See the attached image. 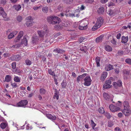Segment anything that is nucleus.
Returning <instances> with one entry per match:
<instances>
[{
    "label": "nucleus",
    "mask_w": 131,
    "mask_h": 131,
    "mask_svg": "<svg viewBox=\"0 0 131 131\" xmlns=\"http://www.w3.org/2000/svg\"><path fill=\"white\" fill-rule=\"evenodd\" d=\"M114 5V3L112 2H109L108 4V6L110 7L111 6H113Z\"/></svg>",
    "instance_id": "56"
},
{
    "label": "nucleus",
    "mask_w": 131,
    "mask_h": 131,
    "mask_svg": "<svg viewBox=\"0 0 131 131\" xmlns=\"http://www.w3.org/2000/svg\"><path fill=\"white\" fill-rule=\"evenodd\" d=\"M26 25L27 27L31 26L33 25L32 21H27Z\"/></svg>",
    "instance_id": "29"
},
{
    "label": "nucleus",
    "mask_w": 131,
    "mask_h": 131,
    "mask_svg": "<svg viewBox=\"0 0 131 131\" xmlns=\"http://www.w3.org/2000/svg\"><path fill=\"white\" fill-rule=\"evenodd\" d=\"M48 72L51 75L55 77V74L54 71H53L51 69H49L48 70Z\"/></svg>",
    "instance_id": "33"
},
{
    "label": "nucleus",
    "mask_w": 131,
    "mask_h": 131,
    "mask_svg": "<svg viewBox=\"0 0 131 131\" xmlns=\"http://www.w3.org/2000/svg\"><path fill=\"white\" fill-rule=\"evenodd\" d=\"M123 105L125 107L129 108V104L127 101H124L123 102Z\"/></svg>",
    "instance_id": "31"
},
{
    "label": "nucleus",
    "mask_w": 131,
    "mask_h": 131,
    "mask_svg": "<svg viewBox=\"0 0 131 131\" xmlns=\"http://www.w3.org/2000/svg\"><path fill=\"white\" fill-rule=\"evenodd\" d=\"M124 52L123 50H119L118 52V54L120 55H122L123 54Z\"/></svg>",
    "instance_id": "51"
},
{
    "label": "nucleus",
    "mask_w": 131,
    "mask_h": 131,
    "mask_svg": "<svg viewBox=\"0 0 131 131\" xmlns=\"http://www.w3.org/2000/svg\"><path fill=\"white\" fill-rule=\"evenodd\" d=\"M122 112L126 116H129L131 113V111L129 108L125 107Z\"/></svg>",
    "instance_id": "7"
},
{
    "label": "nucleus",
    "mask_w": 131,
    "mask_h": 131,
    "mask_svg": "<svg viewBox=\"0 0 131 131\" xmlns=\"http://www.w3.org/2000/svg\"><path fill=\"white\" fill-rule=\"evenodd\" d=\"M12 68L13 69H15L16 67V63L15 62H13L12 63Z\"/></svg>",
    "instance_id": "50"
},
{
    "label": "nucleus",
    "mask_w": 131,
    "mask_h": 131,
    "mask_svg": "<svg viewBox=\"0 0 131 131\" xmlns=\"http://www.w3.org/2000/svg\"><path fill=\"white\" fill-rule=\"evenodd\" d=\"M46 91V90L43 88L41 89L40 90V92L41 94H44L45 93Z\"/></svg>",
    "instance_id": "36"
},
{
    "label": "nucleus",
    "mask_w": 131,
    "mask_h": 131,
    "mask_svg": "<svg viewBox=\"0 0 131 131\" xmlns=\"http://www.w3.org/2000/svg\"><path fill=\"white\" fill-rule=\"evenodd\" d=\"M80 50L82 51H84L85 53H86L87 54L88 53V52H86V50H85L83 48H81Z\"/></svg>",
    "instance_id": "61"
},
{
    "label": "nucleus",
    "mask_w": 131,
    "mask_h": 131,
    "mask_svg": "<svg viewBox=\"0 0 131 131\" xmlns=\"http://www.w3.org/2000/svg\"><path fill=\"white\" fill-rule=\"evenodd\" d=\"M27 21H32V18L31 16H29L26 18Z\"/></svg>",
    "instance_id": "54"
},
{
    "label": "nucleus",
    "mask_w": 131,
    "mask_h": 131,
    "mask_svg": "<svg viewBox=\"0 0 131 131\" xmlns=\"http://www.w3.org/2000/svg\"><path fill=\"white\" fill-rule=\"evenodd\" d=\"M25 63L27 66H30L32 63L31 61L28 59H27L25 60Z\"/></svg>",
    "instance_id": "32"
},
{
    "label": "nucleus",
    "mask_w": 131,
    "mask_h": 131,
    "mask_svg": "<svg viewBox=\"0 0 131 131\" xmlns=\"http://www.w3.org/2000/svg\"><path fill=\"white\" fill-rule=\"evenodd\" d=\"M47 31V29L46 28V29H44L43 30H39L37 32L38 35L39 37L42 38V40H43L42 39L44 36L45 32Z\"/></svg>",
    "instance_id": "12"
},
{
    "label": "nucleus",
    "mask_w": 131,
    "mask_h": 131,
    "mask_svg": "<svg viewBox=\"0 0 131 131\" xmlns=\"http://www.w3.org/2000/svg\"><path fill=\"white\" fill-rule=\"evenodd\" d=\"M61 85L62 88H64L66 87L67 83L66 82H64L63 81L61 84Z\"/></svg>",
    "instance_id": "42"
},
{
    "label": "nucleus",
    "mask_w": 131,
    "mask_h": 131,
    "mask_svg": "<svg viewBox=\"0 0 131 131\" xmlns=\"http://www.w3.org/2000/svg\"><path fill=\"white\" fill-rule=\"evenodd\" d=\"M98 13L100 14H102L104 12V8L103 7H101L98 10Z\"/></svg>",
    "instance_id": "30"
},
{
    "label": "nucleus",
    "mask_w": 131,
    "mask_h": 131,
    "mask_svg": "<svg viewBox=\"0 0 131 131\" xmlns=\"http://www.w3.org/2000/svg\"><path fill=\"white\" fill-rule=\"evenodd\" d=\"M123 115L121 113H119L118 114V117L119 118L122 117H123Z\"/></svg>",
    "instance_id": "60"
},
{
    "label": "nucleus",
    "mask_w": 131,
    "mask_h": 131,
    "mask_svg": "<svg viewBox=\"0 0 131 131\" xmlns=\"http://www.w3.org/2000/svg\"><path fill=\"white\" fill-rule=\"evenodd\" d=\"M39 39V37L35 35L33 36L32 37L31 42L33 43H36V42H38Z\"/></svg>",
    "instance_id": "16"
},
{
    "label": "nucleus",
    "mask_w": 131,
    "mask_h": 131,
    "mask_svg": "<svg viewBox=\"0 0 131 131\" xmlns=\"http://www.w3.org/2000/svg\"><path fill=\"white\" fill-rule=\"evenodd\" d=\"M23 31H20L17 37L15 39L14 41L15 42H18L20 40V38L23 36Z\"/></svg>",
    "instance_id": "14"
},
{
    "label": "nucleus",
    "mask_w": 131,
    "mask_h": 131,
    "mask_svg": "<svg viewBox=\"0 0 131 131\" xmlns=\"http://www.w3.org/2000/svg\"><path fill=\"white\" fill-rule=\"evenodd\" d=\"M11 58L13 60L18 61L20 59L21 57L19 55H17L12 57Z\"/></svg>",
    "instance_id": "18"
},
{
    "label": "nucleus",
    "mask_w": 131,
    "mask_h": 131,
    "mask_svg": "<svg viewBox=\"0 0 131 131\" xmlns=\"http://www.w3.org/2000/svg\"><path fill=\"white\" fill-rule=\"evenodd\" d=\"M105 115L106 116L108 119H110L111 117V115L108 113H105Z\"/></svg>",
    "instance_id": "45"
},
{
    "label": "nucleus",
    "mask_w": 131,
    "mask_h": 131,
    "mask_svg": "<svg viewBox=\"0 0 131 131\" xmlns=\"http://www.w3.org/2000/svg\"><path fill=\"white\" fill-rule=\"evenodd\" d=\"M94 1V0H86L85 2L86 3H91Z\"/></svg>",
    "instance_id": "53"
},
{
    "label": "nucleus",
    "mask_w": 131,
    "mask_h": 131,
    "mask_svg": "<svg viewBox=\"0 0 131 131\" xmlns=\"http://www.w3.org/2000/svg\"><path fill=\"white\" fill-rule=\"evenodd\" d=\"M87 74L86 73L83 74L82 75H80L79 76V77H80L81 79H82L84 77H85Z\"/></svg>",
    "instance_id": "49"
},
{
    "label": "nucleus",
    "mask_w": 131,
    "mask_h": 131,
    "mask_svg": "<svg viewBox=\"0 0 131 131\" xmlns=\"http://www.w3.org/2000/svg\"><path fill=\"white\" fill-rule=\"evenodd\" d=\"M11 80L12 77L10 75H7L5 77L4 82L6 81L7 82H9L11 81Z\"/></svg>",
    "instance_id": "22"
},
{
    "label": "nucleus",
    "mask_w": 131,
    "mask_h": 131,
    "mask_svg": "<svg viewBox=\"0 0 131 131\" xmlns=\"http://www.w3.org/2000/svg\"><path fill=\"white\" fill-rule=\"evenodd\" d=\"M115 131H121V129L119 127H116L114 129Z\"/></svg>",
    "instance_id": "55"
},
{
    "label": "nucleus",
    "mask_w": 131,
    "mask_h": 131,
    "mask_svg": "<svg viewBox=\"0 0 131 131\" xmlns=\"http://www.w3.org/2000/svg\"><path fill=\"white\" fill-rule=\"evenodd\" d=\"M108 1V0H101V2L103 4L106 3Z\"/></svg>",
    "instance_id": "63"
},
{
    "label": "nucleus",
    "mask_w": 131,
    "mask_h": 131,
    "mask_svg": "<svg viewBox=\"0 0 131 131\" xmlns=\"http://www.w3.org/2000/svg\"><path fill=\"white\" fill-rule=\"evenodd\" d=\"M73 0H64V2L66 3H70V2L72 1Z\"/></svg>",
    "instance_id": "52"
},
{
    "label": "nucleus",
    "mask_w": 131,
    "mask_h": 131,
    "mask_svg": "<svg viewBox=\"0 0 131 131\" xmlns=\"http://www.w3.org/2000/svg\"><path fill=\"white\" fill-rule=\"evenodd\" d=\"M107 73L106 72H103L101 77V79L102 81H103L106 77Z\"/></svg>",
    "instance_id": "21"
},
{
    "label": "nucleus",
    "mask_w": 131,
    "mask_h": 131,
    "mask_svg": "<svg viewBox=\"0 0 131 131\" xmlns=\"http://www.w3.org/2000/svg\"><path fill=\"white\" fill-rule=\"evenodd\" d=\"M125 62L130 65H131V59L127 58L125 60Z\"/></svg>",
    "instance_id": "38"
},
{
    "label": "nucleus",
    "mask_w": 131,
    "mask_h": 131,
    "mask_svg": "<svg viewBox=\"0 0 131 131\" xmlns=\"http://www.w3.org/2000/svg\"><path fill=\"white\" fill-rule=\"evenodd\" d=\"M6 0H1L0 2V4L4 5L6 3Z\"/></svg>",
    "instance_id": "44"
},
{
    "label": "nucleus",
    "mask_w": 131,
    "mask_h": 131,
    "mask_svg": "<svg viewBox=\"0 0 131 131\" xmlns=\"http://www.w3.org/2000/svg\"><path fill=\"white\" fill-rule=\"evenodd\" d=\"M13 7L16 10L18 11L20 10L21 6L20 5H14Z\"/></svg>",
    "instance_id": "28"
},
{
    "label": "nucleus",
    "mask_w": 131,
    "mask_h": 131,
    "mask_svg": "<svg viewBox=\"0 0 131 131\" xmlns=\"http://www.w3.org/2000/svg\"><path fill=\"white\" fill-rule=\"evenodd\" d=\"M42 11L45 14L47 13L48 11V7L47 6L43 7L42 9Z\"/></svg>",
    "instance_id": "27"
},
{
    "label": "nucleus",
    "mask_w": 131,
    "mask_h": 131,
    "mask_svg": "<svg viewBox=\"0 0 131 131\" xmlns=\"http://www.w3.org/2000/svg\"><path fill=\"white\" fill-rule=\"evenodd\" d=\"M84 84L86 86H89L91 84L92 80L90 76H86L84 79Z\"/></svg>",
    "instance_id": "4"
},
{
    "label": "nucleus",
    "mask_w": 131,
    "mask_h": 131,
    "mask_svg": "<svg viewBox=\"0 0 131 131\" xmlns=\"http://www.w3.org/2000/svg\"><path fill=\"white\" fill-rule=\"evenodd\" d=\"M109 108L111 111L113 112L119 110L120 109L119 107L116 106L113 104L110 105Z\"/></svg>",
    "instance_id": "10"
},
{
    "label": "nucleus",
    "mask_w": 131,
    "mask_h": 131,
    "mask_svg": "<svg viewBox=\"0 0 131 131\" xmlns=\"http://www.w3.org/2000/svg\"><path fill=\"white\" fill-rule=\"evenodd\" d=\"M54 95L53 96V98L54 99H56L57 100L59 98V91L56 89H55Z\"/></svg>",
    "instance_id": "23"
},
{
    "label": "nucleus",
    "mask_w": 131,
    "mask_h": 131,
    "mask_svg": "<svg viewBox=\"0 0 131 131\" xmlns=\"http://www.w3.org/2000/svg\"><path fill=\"white\" fill-rule=\"evenodd\" d=\"M105 50L108 52H110L112 51V48L108 45H106L105 46Z\"/></svg>",
    "instance_id": "26"
},
{
    "label": "nucleus",
    "mask_w": 131,
    "mask_h": 131,
    "mask_svg": "<svg viewBox=\"0 0 131 131\" xmlns=\"http://www.w3.org/2000/svg\"><path fill=\"white\" fill-rule=\"evenodd\" d=\"M11 85L13 88L16 87H17V84L15 82H14L13 83H12Z\"/></svg>",
    "instance_id": "59"
},
{
    "label": "nucleus",
    "mask_w": 131,
    "mask_h": 131,
    "mask_svg": "<svg viewBox=\"0 0 131 131\" xmlns=\"http://www.w3.org/2000/svg\"><path fill=\"white\" fill-rule=\"evenodd\" d=\"M17 20L19 22H21L22 19V18L20 16H18L17 17Z\"/></svg>",
    "instance_id": "43"
},
{
    "label": "nucleus",
    "mask_w": 131,
    "mask_h": 131,
    "mask_svg": "<svg viewBox=\"0 0 131 131\" xmlns=\"http://www.w3.org/2000/svg\"><path fill=\"white\" fill-rule=\"evenodd\" d=\"M47 20L49 24L52 25L59 24L61 21V19L53 15L48 16L47 18Z\"/></svg>",
    "instance_id": "1"
},
{
    "label": "nucleus",
    "mask_w": 131,
    "mask_h": 131,
    "mask_svg": "<svg viewBox=\"0 0 131 131\" xmlns=\"http://www.w3.org/2000/svg\"><path fill=\"white\" fill-rule=\"evenodd\" d=\"M85 8L86 7L85 6H84L83 5H82L80 7V9L81 10H84Z\"/></svg>",
    "instance_id": "57"
},
{
    "label": "nucleus",
    "mask_w": 131,
    "mask_h": 131,
    "mask_svg": "<svg viewBox=\"0 0 131 131\" xmlns=\"http://www.w3.org/2000/svg\"><path fill=\"white\" fill-rule=\"evenodd\" d=\"M121 36V34H120V33H118L117 35L116 38L117 39H120V38Z\"/></svg>",
    "instance_id": "62"
},
{
    "label": "nucleus",
    "mask_w": 131,
    "mask_h": 131,
    "mask_svg": "<svg viewBox=\"0 0 131 131\" xmlns=\"http://www.w3.org/2000/svg\"><path fill=\"white\" fill-rule=\"evenodd\" d=\"M112 82L110 80H106L103 86V87L105 89L110 88L111 87Z\"/></svg>",
    "instance_id": "6"
},
{
    "label": "nucleus",
    "mask_w": 131,
    "mask_h": 131,
    "mask_svg": "<svg viewBox=\"0 0 131 131\" xmlns=\"http://www.w3.org/2000/svg\"><path fill=\"white\" fill-rule=\"evenodd\" d=\"M14 35L12 33H11L8 36V38L10 39L14 37Z\"/></svg>",
    "instance_id": "47"
},
{
    "label": "nucleus",
    "mask_w": 131,
    "mask_h": 131,
    "mask_svg": "<svg viewBox=\"0 0 131 131\" xmlns=\"http://www.w3.org/2000/svg\"><path fill=\"white\" fill-rule=\"evenodd\" d=\"M46 117L51 120H55L56 118L55 116H52L50 114H48L46 115Z\"/></svg>",
    "instance_id": "17"
},
{
    "label": "nucleus",
    "mask_w": 131,
    "mask_h": 131,
    "mask_svg": "<svg viewBox=\"0 0 131 131\" xmlns=\"http://www.w3.org/2000/svg\"><path fill=\"white\" fill-rule=\"evenodd\" d=\"M0 14L4 18L3 20L5 21H8V18L6 17V13L4 11L3 8L1 7H0Z\"/></svg>",
    "instance_id": "5"
},
{
    "label": "nucleus",
    "mask_w": 131,
    "mask_h": 131,
    "mask_svg": "<svg viewBox=\"0 0 131 131\" xmlns=\"http://www.w3.org/2000/svg\"><path fill=\"white\" fill-rule=\"evenodd\" d=\"M100 27H98V25L96 23L92 28V30L93 31L95 30Z\"/></svg>",
    "instance_id": "35"
},
{
    "label": "nucleus",
    "mask_w": 131,
    "mask_h": 131,
    "mask_svg": "<svg viewBox=\"0 0 131 131\" xmlns=\"http://www.w3.org/2000/svg\"><path fill=\"white\" fill-rule=\"evenodd\" d=\"M14 81L16 82H19L20 81V79L18 77H16L14 78Z\"/></svg>",
    "instance_id": "40"
},
{
    "label": "nucleus",
    "mask_w": 131,
    "mask_h": 131,
    "mask_svg": "<svg viewBox=\"0 0 131 131\" xmlns=\"http://www.w3.org/2000/svg\"><path fill=\"white\" fill-rule=\"evenodd\" d=\"M113 85L116 89H117L118 87H120L122 85V82L121 80H118L117 82H114Z\"/></svg>",
    "instance_id": "13"
},
{
    "label": "nucleus",
    "mask_w": 131,
    "mask_h": 131,
    "mask_svg": "<svg viewBox=\"0 0 131 131\" xmlns=\"http://www.w3.org/2000/svg\"><path fill=\"white\" fill-rule=\"evenodd\" d=\"M28 103L27 100H23L20 101L17 104V105L18 106L21 107L26 105Z\"/></svg>",
    "instance_id": "9"
},
{
    "label": "nucleus",
    "mask_w": 131,
    "mask_h": 131,
    "mask_svg": "<svg viewBox=\"0 0 131 131\" xmlns=\"http://www.w3.org/2000/svg\"><path fill=\"white\" fill-rule=\"evenodd\" d=\"M111 42L112 43L114 46L116 45V42L114 39H113L111 41Z\"/></svg>",
    "instance_id": "48"
},
{
    "label": "nucleus",
    "mask_w": 131,
    "mask_h": 131,
    "mask_svg": "<svg viewBox=\"0 0 131 131\" xmlns=\"http://www.w3.org/2000/svg\"><path fill=\"white\" fill-rule=\"evenodd\" d=\"M103 18L100 17L97 19L96 23L98 25V27H100L101 25L103 24Z\"/></svg>",
    "instance_id": "15"
},
{
    "label": "nucleus",
    "mask_w": 131,
    "mask_h": 131,
    "mask_svg": "<svg viewBox=\"0 0 131 131\" xmlns=\"http://www.w3.org/2000/svg\"><path fill=\"white\" fill-rule=\"evenodd\" d=\"M104 37V35H100L99 37H97L96 39L95 40L96 42L98 43L99 42H101Z\"/></svg>",
    "instance_id": "19"
},
{
    "label": "nucleus",
    "mask_w": 131,
    "mask_h": 131,
    "mask_svg": "<svg viewBox=\"0 0 131 131\" xmlns=\"http://www.w3.org/2000/svg\"><path fill=\"white\" fill-rule=\"evenodd\" d=\"M107 67L108 68V69H107V71L113 69V67L112 65L111 64H109L107 66Z\"/></svg>",
    "instance_id": "41"
},
{
    "label": "nucleus",
    "mask_w": 131,
    "mask_h": 131,
    "mask_svg": "<svg viewBox=\"0 0 131 131\" xmlns=\"http://www.w3.org/2000/svg\"><path fill=\"white\" fill-rule=\"evenodd\" d=\"M128 40V36L125 37L123 36L122 37V42L124 43H125L127 42Z\"/></svg>",
    "instance_id": "20"
},
{
    "label": "nucleus",
    "mask_w": 131,
    "mask_h": 131,
    "mask_svg": "<svg viewBox=\"0 0 131 131\" xmlns=\"http://www.w3.org/2000/svg\"><path fill=\"white\" fill-rule=\"evenodd\" d=\"M7 126V124L3 122L1 124L0 127L2 129L5 128Z\"/></svg>",
    "instance_id": "34"
},
{
    "label": "nucleus",
    "mask_w": 131,
    "mask_h": 131,
    "mask_svg": "<svg viewBox=\"0 0 131 131\" xmlns=\"http://www.w3.org/2000/svg\"><path fill=\"white\" fill-rule=\"evenodd\" d=\"M100 58L99 57H97L95 58V61L96 63V66L97 67L100 66Z\"/></svg>",
    "instance_id": "24"
},
{
    "label": "nucleus",
    "mask_w": 131,
    "mask_h": 131,
    "mask_svg": "<svg viewBox=\"0 0 131 131\" xmlns=\"http://www.w3.org/2000/svg\"><path fill=\"white\" fill-rule=\"evenodd\" d=\"M123 74L124 79H128V76L130 74V71L128 70L124 69L123 70Z\"/></svg>",
    "instance_id": "11"
},
{
    "label": "nucleus",
    "mask_w": 131,
    "mask_h": 131,
    "mask_svg": "<svg viewBox=\"0 0 131 131\" xmlns=\"http://www.w3.org/2000/svg\"><path fill=\"white\" fill-rule=\"evenodd\" d=\"M22 44L24 45L25 46H26L27 44V41L26 39V36H24L23 38L21 40V42L19 44H16L12 46L13 48H19L20 47Z\"/></svg>",
    "instance_id": "2"
},
{
    "label": "nucleus",
    "mask_w": 131,
    "mask_h": 131,
    "mask_svg": "<svg viewBox=\"0 0 131 131\" xmlns=\"http://www.w3.org/2000/svg\"><path fill=\"white\" fill-rule=\"evenodd\" d=\"M88 21L86 20H83L79 26V28L81 30H85L88 28Z\"/></svg>",
    "instance_id": "3"
},
{
    "label": "nucleus",
    "mask_w": 131,
    "mask_h": 131,
    "mask_svg": "<svg viewBox=\"0 0 131 131\" xmlns=\"http://www.w3.org/2000/svg\"><path fill=\"white\" fill-rule=\"evenodd\" d=\"M99 111L100 113L101 114H103L104 112V108L102 107L100 108L99 109Z\"/></svg>",
    "instance_id": "37"
},
{
    "label": "nucleus",
    "mask_w": 131,
    "mask_h": 131,
    "mask_svg": "<svg viewBox=\"0 0 131 131\" xmlns=\"http://www.w3.org/2000/svg\"><path fill=\"white\" fill-rule=\"evenodd\" d=\"M18 32L17 31H13L12 32L13 35H14V36L16 35L18 33Z\"/></svg>",
    "instance_id": "64"
},
{
    "label": "nucleus",
    "mask_w": 131,
    "mask_h": 131,
    "mask_svg": "<svg viewBox=\"0 0 131 131\" xmlns=\"http://www.w3.org/2000/svg\"><path fill=\"white\" fill-rule=\"evenodd\" d=\"M113 125V123L111 121H109L108 122V127H112Z\"/></svg>",
    "instance_id": "46"
},
{
    "label": "nucleus",
    "mask_w": 131,
    "mask_h": 131,
    "mask_svg": "<svg viewBox=\"0 0 131 131\" xmlns=\"http://www.w3.org/2000/svg\"><path fill=\"white\" fill-rule=\"evenodd\" d=\"M57 9L59 11H61L62 10V8L61 6L60 5H59L57 7Z\"/></svg>",
    "instance_id": "58"
},
{
    "label": "nucleus",
    "mask_w": 131,
    "mask_h": 131,
    "mask_svg": "<svg viewBox=\"0 0 131 131\" xmlns=\"http://www.w3.org/2000/svg\"><path fill=\"white\" fill-rule=\"evenodd\" d=\"M91 122L92 129H94V127L96 126V124L94 123L92 119L91 120Z\"/></svg>",
    "instance_id": "39"
},
{
    "label": "nucleus",
    "mask_w": 131,
    "mask_h": 131,
    "mask_svg": "<svg viewBox=\"0 0 131 131\" xmlns=\"http://www.w3.org/2000/svg\"><path fill=\"white\" fill-rule=\"evenodd\" d=\"M103 96L104 98L108 101H112V95H110L106 93H103Z\"/></svg>",
    "instance_id": "8"
},
{
    "label": "nucleus",
    "mask_w": 131,
    "mask_h": 131,
    "mask_svg": "<svg viewBox=\"0 0 131 131\" xmlns=\"http://www.w3.org/2000/svg\"><path fill=\"white\" fill-rule=\"evenodd\" d=\"M53 51H56L57 53H63L65 51L62 49H55Z\"/></svg>",
    "instance_id": "25"
}]
</instances>
